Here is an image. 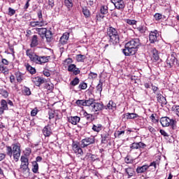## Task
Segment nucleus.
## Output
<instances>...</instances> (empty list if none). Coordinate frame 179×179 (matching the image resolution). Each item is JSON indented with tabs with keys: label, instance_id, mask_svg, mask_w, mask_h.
Masks as SVG:
<instances>
[{
	"label": "nucleus",
	"instance_id": "obj_1",
	"mask_svg": "<svg viewBox=\"0 0 179 179\" xmlns=\"http://www.w3.org/2000/svg\"><path fill=\"white\" fill-rule=\"evenodd\" d=\"M139 47H141V41L139 38H133L125 44L122 52L125 57H131V55H135L136 54Z\"/></svg>",
	"mask_w": 179,
	"mask_h": 179
},
{
	"label": "nucleus",
	"instance_id": "obj_2",
	"mask_svg": "<svg viewBox=\"0 0 179 179\" xmlns=\"http://www.w3.org/2000/svg\"><path fill=\"white\" fill-rule=\"evenodd\" d=\"M107 34L110 38V43H112L114 45L118 44V43H120V35H118L117 29H115L114 27H109L107 31Z\"/></svg>",
	"mask_w": 179,
	"mask_h": 179
},
{
	"label": "nucleus",
	"instance_id": "obj_3",
	"mask_svg": "<svg viewBox=\"0 0 179 179\" xmlns=\"http://www.w3.org/2000/svg\"><path fill=\"white\" fill-rule=\"evenodd\" d=\"M161 125L162 127H171L172 129H176L177 122L167 117H164L160 119Z\"/></svg>",
	"mask_w": 179,
	"mask_h": 179
},
{
	"label": "nucleus",
	"instance_id": "obj_4",
	"mask_svg": "<svg viewBox=\"0 0 179 179\" xmlns=\"http://www.w3.org/2000/svg\"><path fill=\"white\" fill-rule=\"evenodd\" d=\"M150 167H152L151 170H156L157 164L156 162H151L150 165H143L142 166H138L136 169V173L138 174H142V173H145V171H148V169H150Z\"/></svg>",
	"mask_w": 179,
	"mask_h": 179
},
{
	"label": "nucleus",
	"instance_id": "obj_5",
	"mask_svg": "<svg viewBox=\"0 0 179 179\" xmlns=\"http://www.w3.org/2000/svg\"><path fill=\"white\" fill-rule=\"evenodd\" d=\"M96 143V138H94V136H91L90 137H87L84 139H83L80 141V146L83 148H87L90 145H93Z\"/></svg>",
	"mask_w": 179,
	"mask_h": 179
},
{
	"label": "nucleus",
	"instance_id": "obj_6",
	"mask_svg": "<svg viewBox=\"0 0 179 179\" xmlns=\"http://www.w3.org/2000/svg\"><path fill=\"white\" fill-rule=\"evenodd\" d=\"M13 159L15 162H19V157H20V143H17L13 144Z\"/></svg>",
	"mask_w": 179,
	"mask_h": 179
},
{
	"label": "nucleus",
	"instance_id": "obj_7",
	"mask_svg": "<svg viewBox=\"0 0 179 179\" xmlns=\"http://www.w3.org/2000/svg\"><path fill=\"white\" fill-rule=\"evenodd\" d=\"M27 56L29 57L30 61L32 62H35V64H40V57L36 54H34L33 52H31V50L28 49L26 51Z\"/></svg>",
	"mask_w": 179,
	"mask_h": 179
},
{
	"label": "nucleus",
	"instance_id": "obj_8",
	"mask_svg": "<svg viewBox=\"0 0 179 179\" xmlns=\"http://www.w3.org/2000/svg\"><path fill=\"white\" fill-rule=\"evenodd\" d=\"M21 165L20 169L22 170L23 172L24 171H29L30 169H29V159L25 156H22L21 159Z\"/></svg>",
	"mask_w": 179,
	"mask_h": 179
},
{
	"label": "nucleus",
	"instance_id": "obj_9",
	"mask_svg": "<svg viewBox=\"0 0 179 179\" xmlns=\"http://www.w3.org/2000/svg\"><path fill=\"white\" fill-rule=\"evenodd\" d=\"M68 40H69V33L65 32L60 37V39L59 41V44H58L59 47L62 48L64 45H66V44H68Z\"/></svg>",
	"mask_w": 179,
	"mask_h": 179
},
{
	"label": "nucleus",
	"instance_id": "obj_10",
	"mask_svg": "<svg viewBox=\"0 0 179 179\" xmlns=\"http://www.w3.org/2000/svg\"><path fill=\"white\" fill-rule=\"evenodd\" d=\"M176 62H177V58H176V54L173 53L166 59V64L169 66V68H172Z\"/></svg>",
	"mask_w": 179,
	"mask_h": 179
},
{
	"label": "nucleus",
	"instance_id": "obj_11",
	"mask_svg": "<svg viewBox=\"0 0 179 179\" xmlns=\"http://www.w3.org/2000/svg\"><path fill=\"white\" fill-rule=\"evenodd\" d=\"M92 108L94 113H97V111H101V110H103L104 104H103V103H99L95 101L94 102Z\"/></svg>",
	"mask_w": 179,
	"mask_h": 179
},
{
	"label": "nucleus",
	"instance_id": "obj_12",
	"mask_svg": "<svg viewBox=\"0 0 179 179\" xmlns=\"http://www.w3.org/2000/svg\"><path fill=\"white\" fill-rule=\"evenodd\" d=\"M72 148L76 155H78L79 156H83V150H82V147L73 143L72 145Z\"/></svg>",
	"mask_w": 179,
	"mask_h": 179
},
{
	"label": "nucleus",
	"instance_id": "obj_13",
	"mask_svg": "<svg viewBox=\"0 0 179 179\" xmlns=\"http://www.w3.org/2000/svg\"><path fill=\"white\" fill-rule=\"evenodd\" d=\"M157 37H159V33H157V30H155L154 31H151L149 35V39L151 43H155L157 41Z\"/></svg>",
	"mask_w": 179,
	"mask_h": 179
},
{
	"label": "nucleus",
	"instance_id": "obj_14",
	"mask_svg": "<svg viewBox=\"0 0 179 179\" xmlns=\"http://www.w3.org/2000/svg\"><path fill=\"white\" fill-rule=\"evenodd\" d=\"M146 147V144L142 143V142H138V143H133L130 145V149L134 150V149H145Z\"/></svg>",
	"mask_w": 179,
	"mask_h": 179
},
{
	"label": "nucleus",
	"instance_id": "obj_15",
	"mask_svg": "<svg viewBox=\"0 0 179 179\" xmlns=\"http://www.w3.org/2000/svg\"><path fill=\"white\" fill-rule=\"evenodd\" d=\"M139 115L136 113H126L122 115V120H135V118H138Z\"/></svg>",
	"mask_w": 179,
	"mask_h": 179
},
{
	"label": "nucleus",
	"instance_id": "obj_16",
	"mask_svg": "<svg viewBox=\"0 0 179 179\" xmlns=\"http://www.w3.org/2000/svg\"><path fill=\"white\" fill-rule=\"evenodd\" d=\"M45 24H47L45 21H31L29 24L31 27H37V26L38 27H43V26H45Z\"/></svg>",
	"mask_w": 179,
	"mask_h": 179
},
{
	"label": "nucleus",
	"instance_id": "obj_17",
	"mask_svg": "<svg viewBox=\"0 0 179 179\" xmlns=\"http://www.w3.org/2000/svg\"><path fill=\"white\" fill-rule=\"evenodd\" d=\"M113 3L115 8L118 9L119 10H121V9H124L125 8V3L124 2V0H117Z\"/></svg>",
	"mask_w": 179,
	"mask_h": 179
},
{
	"label": "nucleus",
	"instance_id": "obj_18",
	"mask_svg": "<svg viewBox=\"0 0 179 179\" xmlns=\"http://www.w3.org/2000/svg\"><path fill=\"white\" fill-rule=\"evenodd\" d=\"M33 82L35 83L36 86L40 87V86H41V85L45 82V79L38 76L34 78Z\"/></svg>",
	"mask_w": 179,
	"mask_h": 179
},
{
	"label": "nucleus",
	"instance_id": "obj_19",
	"mask_svg": "<svg viewBox=\"0 0 179 179\" xmlns=\"http://www.w3.org/2000/svg\"><path fill=\"white\" fill-rule=\"evenodd\" d=\"M157 99L158 103L160 104H167V100L166 99V97H164L163 95L160 93L157 94Z\"/></svg>",
	"mask_w": 179,
	"mask_h": 179
},
{
	"label": "nucleus",
	"instance_id": "obj_20",
	"mask_svg": "<svg viewBox=\"0 0 179 179\" xmlns=\"http://www.w3.org/2000/svg\"><path fill=\"white\" fill-rule=\"evenodd\" d=\"M37 45H38V37L37 35H34L31 38L30 47L33 48L34 47H37Z\"/></svg>",
	"mask_w": 179,
	"mask_h": 179
},
{
	"label": "nucleus",
	"instance_id": "obj_21",
	"mask_svg": "<svg viewBox=\"0 0 179 179\" xmlns=\"http://www.w3.org/2000/svg\"><path fill=\"white\" fill-rule=\"evenodd\" d=\"M43 134L44 136H50L52 131H51V127L50 125L45 126L43 129Z\"/></svg>",
	"mask_w": 179,
	"mask_h": 179
},
{
	"label": "nucleus",
	"instance_id": "obj_22",
	"mask_svg": "<svg viewBox=\"0 0 179 179\" xmlns=\"http://www.w3.org/2000/svg\"><path fill=\"white\" fill-rule=\"evenodd\" d=\"M68 121L73 125H76L78 124V122H79V121H80V117H79L78 116L71 117H69Z\"/></svg>",
	"mask_w": 179,
	"mask_h": 179
},
{
	"label": "nucleus",
	"instance_id": "obj_23",
	"mask_svg": "<svg viewBox=\"0 0 179 179\" xmlns=\"http://www.w3.org/2000/svg\"><path fill=\"white\" fill-rule=\"evenodd\" d=\"M105 110H115L117 108V104L113 101H110L106 106L103 107Z\"/></svg>",
	"mask_w": 179,
	"mask_h": 179
},
{
	"label": "nucleus",
	"instance_id": "obj_24",
	"mask_svg": "<svg viewBox=\"0 0 179 179\" xmlns=\"http://www.w3.org/2000/svg\"><path fill=\"white\" fill-rule=\"evenodd\" d=\"M125 173L128 175V178H131V177H134L135 171H134V168L129 166L125 169Z\"/></svg>",
	"mask_w": 179,
	"mask_h": 179
},
{
	"label": "nucleus",
	"instance_id": "obj_25",
	"mask_svg": "<svg viewBox=\"0 0 179 179\" xmlns=\"http://www.w3.org/2000/svg\"><path fill=\"white\" fill-rule=\"evenodd\" d=\"M0 104H1L0 108H1L3 109V111L5 112V111H8V110H9V107H8V102L6 100L1 99Z\"/></svg>",
	"mask_w": 179,
	"mask_h": 179
},
{
	"label": "nucleus",
	"instance_id": "obj_26",
	"mask_svg": "<svg viewBox=\"0 0 179 179\" xmlns=\"http://www.w3.org/2000/svg\"><path fill=\"white\" fill-rule=\"evenodd\" d=\"M45 37L48 43H51L52 40V32L50 30H47L45 34Z\"/></svg>",
	"mask_w": 179,
	"mask_h": 179
},
{
	"label": "nucleus",
	"instance_id": "obj_27",
	"mask_svg": "<svg viewBox=\"0 0 179 179\" xmlns=\"http://www.w3.org/2000/svg\"><path fill=\"white\" fill-rule=\"evenodd\" d=\"M36 31L38 33V35L41 36L42 38L45 37V33H47L46 28H36Z\"/></svg>",
	"mask_w": 179,
	"mask_h": 179
},
{
	"label": "nucleus",
	"instance_id": "obj_28",
	"mask_svg": "<svg viewBox=\"0 0 179 179\" xmlns=\"http://www.w3.org/2000/svg\"><path fill=\"white\" fill-rule=\"evenodd\" d=\"M25 66H26L27 71H28V72H29L31 75H34V73H36V69L31 66L30 64H25Z\"/></svg>",
	"mask_w": 179,
	"mask_h": 179
},
{
	"label": "nucleus",
	"instance_id": "obj_29",
	"mask_svg": "<svg viewBox=\"0 0 179 179\" xmlns=\"http://www.w3.org/2000/svg\"><path fill=\"white\" fill-rule=\"evenodd\" d=\"M22 92L24 94V96H31V91L30 90V88H29L26 86L23 87Z\"/></svg>",
	"mask_w": 179,
	"mask_h": 179
},
{
	"label": "nucleus",
	"instance_id": "obj_30",
	"mask_svg": "<svg viewBox=\"0 0 179 179\" xmlns=\"http://www.w3.org/2000/svg\"><path fill=\"white\" fill-rule=\"evenodd\" d=\"M103 129V125L101 124H93L92 126V130H94V132H100Z\"/></svg>",
	"mask_w": 179,
	"mask_h": 179
},
{
	"label": "nucleus",
	"instance_id": "obj_31",
	"mask_svg": "<svg viewBox=\"0 0 179 179\" xmlns=\"http://www.w3.org/2000/svg\"><path fill=\"white\" fill-rule=\"evenodd\" d=\"M84 117H85L86 120L89 121L90 122H92V121H94V117L90 113H87V112L84 113L83 114Z\"/></svg>",
	"mask_w": 179,
	"mask_h": 179
},
{
	"label": "nucleus",
	"instance_id": "obj_32",
	"mask_svg": "<svg viewBox=\"0 0 179 179\" xmlns=\"http://www.w3.org/2000/svg\"><path fill=\"white\" fill-rule=\"evenodd\" d=\"M32 171L34 174H37V173H38V164L37 162H32Z\"/></svg>",
	"mask_w": 179,
	"mask_h": 179
},
{
	"label": "nucleus",
	"instance_id": "obj_33",
	"mask_svg": "<svg viewBox=\"0 0 179 179\" xmlns=\"http://www.w3.org/2000/svg\"><path fill=\"white\" fill-rule=\"evenodd\" d=\"M95 101L96 99L93 98L89 99L88 100H85V106L90 107L91 106L92 107H93V104H94Z\"/></svg>",
	"mask_w": 179,
	"mask_h": 179
},
{
	"label": "nucleus",
	"instance_id": "obj_34",
	"mask_svg": "<svg viewBox=\"0 0 179 179\" xmlns=\"http://www.w3.org/2000/svg\"><path fill=\"white\" fill-rule=\"evenodd\" d=\"M50 59V56H42L40 57V60H39V64L41 65L43 64H45V62H48V60Z\"/></svg>",
	"mask_w": 179,
	"mask_h": 179
},
{
	"label": "nucleus",
	"instance_id": "obj_35",
	"mask_svg": "<svg viewBox=\"0 0 179 179\" xmlns=\"http://www.w3.org/2000/svg\"><path fill=\"white\" fill-rule=\"evenodd\" d=\"M87 57L85 55H77L76 60L78 62H85V59H86Z\"/></svg>",
	"mask_w": 179,
	"mask_h": 179
},
{
	"label": "nucleus",
	"instance_id": "obj_36",
	"mask_svg": "<svg viewBox=\"0 0 179 179\" xmlns=\"http://www.w3.org/2000/svg\"><path fill=\"white\" fill-rule=\"evenodd\" d=\"M101 15H107L108 13V7L107 6H102L100 8Z\"/></svg>",
	"mask_w": 179,
	"mask_h": 179
},
{
	"label": "nucleus",
	"instance_id": "obj_37",
	"mask_svg": "<svg viewBox=\"0 0 179 179\" xmlns=\"http://www.w3.org/2000/svg\"><path fill=\"white\" fill-rule=\"evenodd\" d=\"M64 5L67 9H71L73 6V3L72 0H64Z\"/></svg>",
	"mask_w": 179,
	"mask_h": 179
},
{
	"label": "nucleus",
	"instance_id": "obj_38",
	"mask_svg": "<svg viewBox=\"0 0 179 179\" xmlns=\"http://www.w3.org/2000/svg\"><path fill=\"white\" fill-rule=\"evenodd\" d=\"M6 155L7 156H9L10 157H12L13 155V150L12 149V147L6 145Z\"/></svg>",
	"mask_w": 179,
	"mask_h": 179
},
{
	"label": "nucleus",
	"instance_id": "obj_39",
	"mask_svg": "<svg viewBox=\"0 0 179 179\" xmlns=\"http://www.w3.org/2000/svg\"><path fill=\"white\" fill-rule=\"evenodd\" d=\"M152 58L155 61H159V59H160V57H159V53L157 52V50L156 49H154L152 50Z\"/></svg>",
	"mask_w": 179,
	"mask_h": 179
},
{
	"label": "nucleus",
	"instance_id": "obj_40",
	"mask_svg": "<svg viewBox=\"0 0 179 179\" xmlns=\"http://www.w3.org/2000/svg\"><path fill=\"white\" fill-rule=\"evenodd\" d=\"M45 89H47V90H49L50 92H52V90H54V84L45 83Z\"/></svg>",
	"mask_w": 179,
	"mask_h": 179
},
{
	"label": "nucleus",
	"instance_id": "obj_41",
	"mask_svg": "<svg viewBox=\"0 0 179 179\" xmlns=\"http://www.w3.org/2000/svg\"><path fill=\"white\" fill-rule=\"evenodd\" d=\"M96 92L100 93V94H101V92H103V83H101V80H99V83L96 86Z\"/></svg>",
	"mask_w": 179,
	"mask_h": 179
},
{
	"label": "nucleus",
	"instance_id": "obj_42",
	"mask_svg": "<svg viewBox=\"0 0 179 179\" xmlns=\"http://www.w3.org/2000/svg\"><path fill=\"white\" fill-rule=\"evenodd\" d=\"M80 82V80H79V78L76 77L71 83L70 85L71 86H76L77 85H79V83Z\"/></svg>",
	"mask_w": 179,
	"mask_h": 179
},
{
	"label": "nucleus",
	"instance_id": "obj_43",
	"mask_svg": "<svg viewBox=\"0 0 179 179\" xmlns=\"http://www.w3.org/2000/svg\"><path fill=\"white\" fill-rule=\"evenodd\" d=\"M15 76H16L17 81L19 83H21L22 80H23L22 76V73H20V72H17V73H15Z\"/></svg>",
	"mask_w": 179,
	"mask_h": 179
},
{
	"label": "nucleus",
	"instance_id": "obj_44",
	"mask_svg": "<svg viewBox=\"0 0 179 179\" xmlns=\"http://www.w3.org/2000/svg\"><path fill=\"white\" fill-rule=\"evenodd\" d=\"M0 94L4 97V99H8V97H9V92H8L6 90H1Z\"/></svg>",
	"mask_w": 179,
	"mask_h": 179
},
{
	"label": "nucleus",
	"instance_id": "obj_45",
	"mask_svg": "<svg viewBox=\"0 0 179 179\" xmlns=\"http://www.w3.org/2000/svg\"><path fill=\"white\" fill-rule=\"evenodd\" d=\"M0 71L2 73H8V72H9L8 67L3 66L2 64H0Z\"/></svg>",
	"mask_w": 179,
	"mask_h": 179
},
{
	"label": "nucleus",
	"instance_id": "obj_46",
	"mask_svg": "<svg viewBox=\"0 0 179 179\" xmlns=\"http://www.w3.org/2000/svg\"><path fill=\"white\" fill-rule=\"evenodd\" d=\"M78 88H80V90H85V89H87V84L85 82H81L78 86Z\"/></svg>",
	"mask_w": 179,
	"mask_h": 179
},
{
	"label": "nucleus",
	"instance_id": "obj_47",
	"mask_svg": "<svg viewBox=\"0 0 179 179\" xmlns=\"http://www.w3.org/2000/svg\"><path fill=\"white\" fill-rule=\"evenodd\" d=\"M83 13L85 17H89V16H90V11L86 7L83 8Z\"/></svg>",
	"mask_w": 179,
	"mask_h": 179
},
{
	"label": "nucleus",
	"instance_id": "obj_48",
	"mask_svg": "<svg viewBox=\"0 0 179 179\" xmlns=\"http://www.w3.org/2000/svg\"><path fill=\"white\" fill-rule=\"evenodd\" d=\"M146 29H147V28H146L145 26H140V27H137V30H138V31H139L140 33H142V34L146 32Z\"/></svg>",
	"mask_w": 179,
	"mask_h": 179
},
{
	"label": "nucleus",
	"instance_id": "obj_49",
	"mask_svg": "<svg viewBox=\"0 0 179 179\" xmlns=\"http://www.w3.org/2000/svg\"><path fill=\"white\" fill-rule=\"evenodd\" d=\"M76 103L77 104V106H86L85 99H83V100L78 99V100L76 101Z\"/></svg>",
	"mask_w": 179,
	"mask_h": 179
},
{
	"label": "nucleus",
	"instance_id": "obj_50",
	"mask_svg": "<svg viewBox=\"0 0 179 179\" xmlns=\"http://www.w3.org/2000/svg\"><path fill=\"white\" fill-rule=\"evenodd\" d=\"M154 17L157 22H159V20H162V19L163 18V15L160 13H155Z\"/></svg>",
	"mask_w": 179,
	"mask_h": 179
},
{
	"label": "nucleus",
	"instance_id": "obj_51",
	"mask_svg": "<svg viewBox=\"0 0 179 179\" xmlns=\"http://www.w3.org/2000/svg\"><path fill=\"white\" fill-rule=\"evenodd\" d=\"M87 157H90L92 162H94L96 160V155H92L91 153H87L85 159H86Z\"/></svg>",
	"mask_w": 179,
	"mask_h": 179
},
{
	"label": "nucleus",
	"instance_id": "obj_52",
	"mask_svg": "<svg viewBox=\"0 0 179 179\" xmlns=\"http://www.w3.org/2000/svg\"><path fill=\"white\" fill-rule=\"evenodd\" d=\"M15 13H16V10H15V9L10 8V7H9L8 8V15L9 16H13V15H15Z\"/></svg>",
	"mask_w": 179,
	"mask_h": 179
},
{
	"label": "nucleus",
	"instance_id": "obj_53",
	"mask_svg": "<svg viewBox=\"0 0 179 179\" xmlns=\"http://www.w3.org/2000/svg\"><path fill=\"white\" fill-rule=\"evenodd\" d=\"M150 118L154 124H157V122H159V119H156L154 114H152Z\"/></svg>",
	"mask_w": 179,
	"mask_h": 179
},
{
	"label": "nucleus",
	"instance_id": "obj_54",
	"mask_svg": "<svg viewBox=\"0 0 179 179\" xmlns=\"http://www.w3.org/2000/svg\"><path fill=\"white\" fill-rule=\"evenodd\" d=\"M37 15H38V21L44 22V20L43 19V13L41 12V10L38 12Z\"/></svg>",
	"mask_w": 179,
	"mask_h": 179
},
{
	"label": "nucleus",
	"instance_id": "obj_55",
	"mask_svg": "<svg viewBox=\"0 0 179 179\" xmlns=\"http://www.w3.org/2000/svg\"><path fill=\"white\" fill-rule=\"evenodd\" d=\"M74 69H76V65L75 64H70L68 67L69 72H73Z\"/></svg>",
	"mask_w": 179,
	"mask_h": 179
},
{
	"label": "nucleus",
	"instance_id": "obj_56",
	"mask_svg": "<svg viewBox=\"0 0 179 179\" xmlns=\"http://www.w3.org/2000/svg\"><path fill=\"white\" fill-rule=\"evenodd\" d=\"M124 162H125V163H127V164H129L134 163V159H130L129 157H125V159H124Z\"/></svg>",
	"mask_w": 179,
	"mask_h": 179
},
{
	"label": "nucleus",
	"instance_id": "obj_57",
	"mask_svg": "<svg viewBox=\"0 0 179 179\" xmlns=\"http://www.w3.org/2000/svg\"><path fill=\"white\" fill-rule=\"evenodd\" d=\"M151 89L153 91V93H155V94H157V91L159 90V87L152 85H151Z\"/></svg>",
	"mask_w": 179,
	"mask_h": 179
},
{
	"label": "nucleus",
	"instance_id": "obj_58",
	"mask_svg": "<svg viewBox=\"0 0 179 179\" xmlns=\"http://www.w3.org/2000/svg\"><path fill=\"white\" fill-rule=\"evenodd\" d=\"M73 73L74 75H79V73H80V70H79L78 68L76 67V69H74L73 71Z\"/></svg>",
	"mask_w": 179,
	"mask_h": 179
},
{
	"label": "nucleus",
	"instance_id": "obj_59",
	"mask_svg": "<svg viewBox=\"0 0 179 179\" xmlns=\"http://www.w3.org/2000/svg\"><path fill=\"white\" fill-rule=\"evenodd\" d=\"M31 117H36V115H37V108H35L31 110Z\"/></svg>",
	"mask_w": 179,
	"mask_h": 179
},
{
	"label": "nucleus",
	"instance_id": "obj_60",
	"mask_svg": "<svg viewBox=\"0 0 179 179\" xmlns=\"http://www.w3.org/2000/svg\"><path fill=\"white\" fill-rule=\"evenodd\" d=\"M6 157V154L0 153V162H2V160H5Z\"/></svg>",
	"mask_w": 179,
	"mask_h": 179
},
{
	"label": "nucleus",
	"instance_id": "obj_61",
	"mask_svg": "<svg viewBox=\"0 0 179 179\" xmlns=\"http://www.w3.org/2000/svg\"><path fill=\"white\" fill-rule=\"evenodd\" d=\"M159 132H160L161 135H162L163 136H169V134H167L166 131H164L163 129H160Z\"/></svg>",
	"mask_w": 179,
	"mask_h": 179
},
{
	"label": "nucleus",
	"instance_id": "obj_62",
	"mask_svg": "<svg viewBox=\"0 0 179 179\" xmlns=\"http://www.w3.org/2000/svg\"><path fill=\"white\" fill-rule=\"evenodd\" d=\"M89 76L90 77V78H94V79H96V78H97V73H90V74H89Z\"/></svg>",
	"mask_w": 179,
	"mask_h": 179
},
{
	"label": "nucleus",
	"instance_id": "obj_63",
	"mask_svg": "<svg viewBox=\"0 0 179 179\" xmlns=\"http://www.w3.org/2000/svg\"><path fill=\"white\" fill-rule=\"evenodd\" d=\"M48 115H49V120H52V118H54V113L52 110L49 111Z\"/></svg>",
	"mask_w": 179,
	"mask_h": 179
},
{
	"label": "nucleus",
	"instance_id": "obj_64",
	"mask_svg": "<svg viewBox=\"0 0 179 179\" xmlns=\"http://www.w3.org/2000/svg\"><path fill=\"white\" fill-rule=\"evenodd\" d=\"M48 5L49 6H51L52 8H54V0H49Z\"/></svg>",
	"mask_w": 179,
	"mask_h": 179
}]
</instances>
